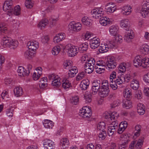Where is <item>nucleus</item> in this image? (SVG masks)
Here are the masks:
<instances>
[{
    "label": "nucleus",
    "mask_w": 149,
    "mask_h": 149,
    "mask_svg": "<svg viewBox=\"0 0 149 149\" xmlns=\"http://www.w3.org/2000/svg\"><path fill=\"white\" fill-rule=\"evenodd\" d=\"M18 41L13 40L10 38L8 37H4L3 38L1 44L3 47H8L10 49H14L18 45Z\"/></svg>",
    "instance_id": "1"
},
{
    "label": "nucleus",
    "mask_w": 149,
    "mask_h": 149,
    "mask_svg": "<svg viewBox=\"0 0 149 149\" xmlns=\"http://www.w3.org/2000/svg\"><path fill=\"white\" fill-rule=\"evenodd\" d=\"M58 20V19L57 18H54L51 17L49 19V20L45 18L40 21L38 24V26L42 29L45 28V26L49 23L50 26L52 27L56 24V22Z\"/></svg>",
    "instance_id": "2"
},
{
    "label": "nucleus",
    "mask_w": 149,
    "mask_h": 149,
    "mask_svg": "<svg viewBox=\"0 0 149 149\" xmlns=\"http://www.w3.org/2000/svg\"><path fill=\"white\" fill-rule=\"evenodd\" d=\"M149 13V0H145L143 3L140 13L143 17H146Z\"/></svg>",
    "instance_id": "3"
},
{
    "label": "nucleus",
    "mask_w": 149,
    "mask_h": 149,
    "mask_svg": "<svg viewBox=\"0 0 149 149\" xmlns=\"http://www.w3.org/2000/svg\"><path fill=\"white\" fill-rule=\"evenodd\" d=\"M82 110H80L79 113L80 116H82L84 118H88L91 116L92 112L91 109L89 107H84L82 108Z\"/></svg>",
    "instance_id": "4"
},
{
    "label": "nucleus",
    "mask_w": 149,
    "mask_h": 149,
    "mask_svg": "<svg viewBox=\"0 0 149 149\" xmlns=\"http://www.w3.org/2000/svg\"><path fill=\"white\" fill-rule=\"evenodd\" d=\"M130 78V74H126L124 75L122 74L119 76L117 79L114 80L118 85H120L123 83V82H128L129 81Z\"/></svg>",
    "instance_id": "5"
},
{
    "label": "nucleus",
    "mask_w": 149,
    "mask_h": 149,
    "mask_svg": "<svg viewBox=\"0 0 149 149\" xmlns=\"http://www.w3.org/2000/svg\"><path fill=\"white\" fill-rule=\"evenodd\" d=\"M74 22H71L70 23L68 26V28L70 30L75 32L79 31L81 29V24L79 23L74 24Z\"/></svg>",
    "instance_id": "6"
},
{
    "label": "nucleus",
    "mask_w": 149,
    "mask_h": 149,
    "mask_svg": "<svg viewBox=\"0 0 149 149\" xmlns=\"http://www.w3.org/2000/svg\"><path fill=\"white\" fill-rule=\"evenodd\" d=\"M55 143L52 140L46 139L44 140V146L45 149H54Z\"/></svg>",
    "instance_id": "7"
},
{
    "label": "nucleus",
    "mask_w": 149,
    "mask_h": 149,
    "mask_svg": "<svg viewBox=\"0 0 149 149\" xmlns=\"http://www.w3.org/2000/svg\"><path fill=\"white\" fill-rule=\"evenodd\" d=\"M101 8H97L92 10L91 12L92 17L95 19H98L101 17L103 15L102 11Z\"/></svg>",
    "instance_id": "8"
},
{
    "label": "nucleus",
    "mask_w": 149,
    "mask_h": 149,
    "mask_svg": "<svg viewBox=\"0 0 149 149\" xmlns=\"http://www.w3.org/2000/svg\"><path fill=\"white\" fill-rule=\"evenodd\" d=\"M134 37V34L133 31L130 30H128L125 32V34L124 36V40L129 42L131 41V40Z\"/></svg>",
    "instance_id": "9"
},
{
    "label": "nucleus",
    "mask_w": 149,
    "mask_h": 149,
    "mask_svg": "<svg viewBox=\"0 0 149 149\" xmlns=\"http://www.w3.org/2000/svg\"><path fill=\"white\" fill-rule=\"evenodd\" d=\"M143 60H144V58H143L140 55L137 56L133 60L134 65L136 67L138 66L142 67Z\"/></svg>",
    "instance_id": "10"
},
{
    "label": "nucleus",
    "mask_w": 149,
    "mask_h": 149,
    "mask_svg": "<svg viewBox=\"0 0 149 149\" xmlns=\"http://www.w3.org/2000/svg\"><path fill=\"white\" fill-rule=\"evenodd\" d=\"M114 45L113 44L110 43L108 45L107 44H104V45L101 46L99 49V51L100 53H104L106 52L109 50V48H113Z\"/></svg>",
    "instance_id": "11"
},
{
    "label": "nucleus",
    "mask_w": 149,
    "mask_h": 149,
    "mask_svg": "<svg viewBox=\"0 0 149 149\" xmlns=\"http://www.w3.org/2000/svg\"><path fill=\"white\" fill-rule=\"evenodd\" d=\"M67 48L68 54V56L70 57H74L78 53L77 48L75 46H71L68 47Z\"/></svg>",
    "instance_id": "12"
},
{
    "label": "nucleus",
    "mask_w": 149,
    "mask_h": 149,
    "mask_svg": "<svg viewBox=\"0 0 149 149\" xmlns=\"http://www.w3.org/2000/svg\"><path fill=\"white\" fill-rule=\"evenodd\" d=\"M27 45L28 46L29 49L34 52L39 47V43L36 41L29 42L27 43Z\"/></svg>",
    "instance_id": "13"
},
{
    "label": "nucleus",
    "mask_w": 149,
    "mask_h": 149,
    "mask_svg": "<svg viewBox=\"0 0 149 149\" xmlns=\"http://www.w3.org/2000/svg\"><path fill=\"white\" fill-rule=\"evenodd\" d=\"M117 64L113 58H108L107 61L106 62V65L109 69H114L116 66Z\"/></svg>",
    "instance_id": "14"
},
{
    "label": "nucleus",
    "mask_w": 149,
    "mask_h": 149,
    "mask_svg": "<svg viewBox=\"0 0 149 149\" xmlns=\"http://www.w3.org/2000/svg\"><path fill=\"white\" fill-rule=\"evenodd\" d=\"M120 26L125 29L128 31L129 30V22L127 19H124L121 20L120 23Z\"/></svg>",
    "instance_id": "15"
},
{
    "label": "nucleus",
    "mask_w": 149,
    "mask_h": 149,
    "mask_svg": "<svg viewBox=\"0 0 149 149\" xmlns=\"http://www.w3.org/2000/svg\"><path fill=\"white\" fill-rule=\"evenodd\" d=\"M118 126L117 125L114 126H111L108 127V131L107 132L108 135L109 136H112L113 134L116 132L118 129Z\"/></svg>",
    "instance_id": "16"
},
{
    "label": "nucleus",
    "mask_w": 149,
    "mask_h": 149,
    "mask_svg": "<svg viewBox=\"0 0 149 149\" xmlns=\"http://www.w3.org/2000/svg\"><path fill=\"white\" fill-rule=\"evenodd\" d=\"M140 51L143 55H145L149 53V46L146 44H143L140 47Z\"/></svg>",
    "instance_id": "17"
},
{
    "label": "nucleus",
    "mask_w": 149,
    "mask_h": 149,
    "mask_svg": "<svg viewBox=\"0 0 149 149\" xmlns=\"http://www.w3.org/2000/svg\"><path fill=\"white\" fill-rule=\"evenodd\" d=\"M43 123L44 127L47 129H52L54 126V123L49 120H44Z\"/></svg>",
    "instance_id": "18"
},
{
    "label": "nucleus",
    "mask_w": 149,
    "mask_h": 149,
    "mask_svg": "<svg viewBox=\"0 0 149 149\" xmlns=\"http://www.w3.org/2000/svg\"><path fill=\"white\" fill-rule=\"evenodd\" d=\"M123 107L126 109H129L132 107V103L130 100L126 99L123 101Z\"/></svg>",
    "instance_id": "19"
},
{
    "label": "nucleus",
    "mask_w": 149,
    "mask_h": 149,
    "mask_svg": "<svg viewBox=\"0 0 149 149\" xmlns=\"http://www.w3.org/2000/svg\"><path fill=\"white\" fill-rule=\"evenodd\" d=\"M78 72V70L76 67H72L69 71L68 73V77H72Z\"/></svg>",
    "instance_id": "20"
},
{
    "label": "nucleus",
    "mask_w": 149,
    "mask_h": 149,
    "mask_svg": "<svg viewBox=\"0 0 149 149\" xmlns=\"http://www.w3.org/2000/svg\"><path fill=\"white\" fill-rule=\"evenodd\" d=\"M109 89L101 88L99 90V94L102 97H104L107 96L109 93Z\"/></svg>",
    "instance_id": "21"
},
{
    "label": "nucleus",
    "mask_w": 149,
    "mask_h": 149,
    "mask_svg": "<svg viewBox=\"0 0 149 149\" xmlns=\"http://www.w3.org/2000/svg\"><path fill=\"white\" fill-rule=\"evenodd\" d=\"M118 27L115 25L111 26L110 27L109 29V31L111 35L114 36L116 35L118 33Z\"/></svg>",
    "instance_id": "22"
},
{
    "label": "nucleus",
    "mask_w": 149,
    "mask_h": 149,
    "mask_svg": "<svg viewBox=\"0 0 149 149\" xmlns=\"http://www.w3.org/2000/svg\"><path fill=\"white\" fill-rule=\"evenodd\" d=\"M123 14L125 15H129L132 11V8L130 6L127 5V6H125L123 8Z\"/></svg>",
    "instance_id": "23"
},
{
    "label": "nucleus",
    "mask_w": 149,
    "mask_h": 149,
    "mask_svg": "<svg viewBox=\"0 0 149 149\" xmlns=\"http://www.w3.org/2000/svg\"><path fill=\"white\" fill-rule=\"evenodd\" d=\"M14 92L15 96L17 97L21 96L23 93L22 89L20 87H16L14 90Z\"/></svg>",
    "instance_id": "24"
},
{
    "label": "nucleus",
    "mask_w": 149,
    "mask_h": 149,
    "mask_svg": "<svg viewBox=\"0 0 149 149\" xmlns=\"http://www.w3.org/2000/svg\"><path fill=\"white\" fill-rule=\"evenodd\" d=\"M88 44L87 42L82 43L79 46L78 48L79 51L81 53H84L88 49Z\"/></svg>",
    "instance_id": "25"
},
{
    "label": "nucleus",
    "mask_w": 149,
    "mask_h": 149,
    "mask_svg": "<svg viewBox=\"0 0 149 149\" xmlns=\"http://www.w3.org/2000/svg\"><path fill=\"white\" fill-rule=\"evenodd\" d=\"M27 71L26 70H24V67L20 66L18 67L17 72L19 74V76L24 77L25 76H28V74L26 73Z\"/></svg>",
    "instance_id": "26"
},
{
    "label": "nucleus",
    "mask_w": 149,
    "mask_h": 149,
    "mask_svg": "<svg viewBox=\"0 0 149 149\" xmlns=\"http://www.w3.org/2000/svg\"><path fill=\"white\" fill-rule=\"evenodd\" d=\"M130 86L134 90H137L139 87V81L136 79H134L131 82Z\"/></svg>",
    "instance_id": "27"
},
{
    "label": "nucleus",
    "mask_w": 149,
    "mask_h": 149,
    "mask_svg": "<svg viewBox=\"0 0 149 149\" xmlns=\"http://www.w3.org/2000/svg\"><path fill=\"white\" fill-rule=\"evenodd\" d=\"M99 22L102 25L105 26L108 24H109L110 19L109 18H107L106 17H102L100 18Z\"/></svg>",
    "instance_id": "28"
},
{
    "label": "nucleus",
    "mask_w": 149,
    "mask_h": 149,
    "mask_svg": "<svg viewBox=\"0 0 149 149\" xmlns=\"http://www.w3.org/2000/svg\"><path fill=\"white\" fill-rule=\"evenodd\" d=\"M35 54V52H32L30 51L27 50L25 52L24 56L25 58L31 59L34 56Z\"/></svg>",
    "instance_id": "29"
},
{
    "label": "nucleus",
    "mask_w": 149,
    "mask_h": 149,
    "mask_svg": "<svg viewBox=\"0 0 149 149\" xmlns=\"http://www.w3.org/2000/svg\"><path fill=\"white\" fill-rule=\"evenodd\" d=\"M92 94L90 92H86L84 95V99L86 100V103H90L92 101Z\"/></svg>",
    "instance_id": "30"
},
{
    "label": "nucleus",
    "mask_w": 149,
    "mask_h": 149,
    "mask_svg": "<svg viewBox=\"0 0 149 149\" xmlns=\"http://www.w3.org/2000/svg\"><path fill=\"white\" fill-rule=\"evenodd\" d=\"M61 83L60 81V79L59 78L55 79L52 82L51 85L53 86L54 88L58 87L61 85Z\"/></svg>",
    "instance_id": "31"
},
{
    "label": "nucleus",
    "mask_w": 149,
    "mask_h": 149,
    "mask_svg": "<svg viewBox=\"0 0 149 149\" xmlns=\"http://www.w3.org/2000/svg\"><path fill=\"white\" fill-rule=\"evenodd\" d=\"M3 10L5 11H7L8 12L10 13L13 10V8H14V6H9L8 5L4 3L3 6Z\"/></svg>",
    "instance_id": "32"
},
{
    "label": "nucleus",
    "mask_w": 149,
    "mask_h": 149,
    "mask_svg": "<svg viewBox=\"0 0 149 149\" xmlns=\"http://www.w3.org/2000/svg\"><path fill=\"white\" fill-rule=\"evenodd\" d=\"M82 22L83 24L87 26H90L92 25L91 21H89L87 17H84L82 18Z\"/></svg>",
    "instance_id": "33"
},
{
    "label": "nucleus",
    "mask_w": 149,
    "mask_h": 149,
    "mask_svg": "<svg viewBox=\"0 0 149 149\" xmlns=\"http://www.w3.org/2000/svg\"><path fill=\"white\" fill-rule=\"evenodd\" d=\"M62 83V87L65 89L68 88L71 86V84L70 83L69 80L65 79L63 80Z\"/></svg>",
    "instance_id": "34"
},
{
    "label": "nucleus",
    "mask_w": 149,
    "mask_h": 149,
    "mask_svg": "<svg viewBox=\"0 0 149 149\" xmlns=\"http://www.w3.org/2000/svg\"><path fill=\"white\" fill-rule=\"evenodd\" d=\"M13 11L10 13H13L16 15H18L20 14V9L19 6L14 7V8H13Z\"/></svg>",
    "instance_id": "35"
},
{
    "label": "nucleus",
    "mask_w": 149,
    "mask_h": 149,
    "mask_svg": "<svg viewBox=\"0 0 149 149\" xmlns=\"http://www.w3.org/2000/svg\"><path fill=\"white\" fill-rule=\"evenodd\" d=\"M137 111L140 115H143L145 112L144 105L141 104L140 106L137 107Z\"/></svg>",
    "instance_id": "36"
},
{
    "label": "nucleus",
    "mask_w": 149,
    "mask_h": 149,
    "mask_svg": "<svg viewBox=\"0 0 149 149\" xmlns=\"http://www.w3.org/2000/svg\"><path fill=\"white\" fill-rule=\"evenodd\" d=\"M69 141L66 138H63L60 141V144L63 147L65 148L68 145Z\"/></svg>",
    "instance_id": "37"
},
{
    "label": "nucleus",
    "mask_w": 149,
    "mask_h": 149,
    "mask_svg": "<svg viewBox=\"0 0 149 149\" xmlns=\"http://www.w3.org/2000/svg\"><path fill=\"white\" fill-rule=\"evenodd\" d=\"M125 65L126 63H121L119 65L118 67L119 73H123L125 71L126 69Z\"/></svg>",
    "instance_id": "38"
},
{
    "label": "nucleus",
    "mask_w": 149,
    "mask_h": 149,
    "mask_svg": "<svg viewBox=\"0 0 149 149\" xmlns=\"http://www.w3.org/2000/svg\"><path fill=\"white\" fill-rule=\"evenodd\" d=\"M105 124L104 122H99L97 126V129L101 130L102 131H105L106 128Z\"/></svg>",
    "instance_id": "39"
},
{
    "label": "nucleus",
    "mask_w": 149,
    "mask_h": 149,
    "mask_svg": "<svg viewBox=\"0 0 149 149\" xmlns=\"http://www.w3.org/2000/svg\"><path fill=\"white\" fill-rule=\"evenodd\" d=\"M128 142L122 140L121 143L119 145L118 149H125L127 146Z\"/></svg>",
    "instance_id": "40"
},
{
    "label": "nucleus",
    "mask_w": 149,
    "mask_h": 149,
    "mask_svg": "<svg viewBox=\"0 0 149 149\" xmlns=\"http://www.w3.org/2000/svg\"><path fill=\"white\" fill-rule=\"evenodd\" d=\"M86 75V73L84 71H82L79 73L76 77V80L80 81L83 79Z\"/></svg>",
    "instance_id": "41"
},
{
    "label": "nucleus",
    "mask_w": 149,
    "mask_h": 149,
    "mask_svg": "<svg viewBox=\"0 0 149 149\" xmlns=\"http://www.w3.org/2000/svg\"><path fill=\"white\" fill-rule=\"evenodd\" d=\"M101 87L98 86H92L91 90L90 92L93 95H95L97 93V92L100 90Z\"/></svg>",
    "instance_id": "42"
},
{
    "label": "nucleus",
    "mask_w": 149,
    "mask_h": 149,
    "mask_svg": "<svg viewBox=\"0 0 149 149\" xmlns=\"http://www.w3.org/2000/svg\"><path fill=\"white\" fill-rule=\"evenodd\" d=\"M142 67L143 68H146L149 67V59L148 58H144Z\"/></svg>",
    "instance_id": "43"
},
{
    "label": "nucleus",
    "mask_w": 149,
    "mask_h": 149,
    "mask_svg": "<svg viewBox=\"0 0 149 149\" xmlns=\"http://www.w3.org/2000/svg\"><path fill=\"white\" fill-rule=\"evenodd\" d=\"M121 102L120 100H115L111 104V107L112 108H115L116 107L119 106L120 105Z\"/></svg>",
    "instance_id": "44"
},
{
    "label": "nucleus",
    "mask_w": 149,
    "mask_h": 149,
    "mask_svg": "<svg viewBox=\"0 0 149 149\" xmlns=\"http://www.w3.org/2000/svg\"><path fill=\"white\" fill-rule=\"evenodd\" d=\"M60 51L59 47L56 46L54 47L52 50V54L54 55H56L58 54Z\"/></svg>",
    "instance_id": "45"
},
{
    "label": "nucleus",
    "mask_w": 149,
    "mask_h": 149,
    "mask_svg": "<svg viewBox=\"0 0 149 149\" xmlns=\"http://www.w3.org/2000/svg\"><path fill=\"white\" fill-rule=\"evenodd\" d=\"M110 4L109 3L106 6L105 9H107V11L109 13H112L116 9L114 7L111 6L109 5Z\"/></svg>",
    "instance_id": "46"
},
{
    "label": "nucleus",
    "mask_w": 149,
    "mask_h": 149,
    "mask_svg": "<svg viewBox=\"0 0 149 149\" xmlns=\"http://www.w3.org/2000/svg\"><path fill=\"white\" fill-rule=\"evenodd\" d=\"M144 139V138L143 137H142L138 140L137 143L136 145V147L137 148H138V147L140 148L142 146L143 144Z\"/></svg>",
    "instance_id": "47"
},
{
    "label": "nucleus",
    "mask_w": 149,
    "mask_h": 149,
    "mask_svg": "<svg viewBox=\"0 0 149 149\" xmlns=\"http://www.w3.org/2000/svg\"><path fill=\"white\" fill-rule=\"evenodd\" d=\"M95 61L94 58H90L87 59V61L86 62V63H89L90 66L92 65L94 67L95 63Z\"/></svg>",
    "instance_id": "48"
},
{
    "label": "nucleus",
    "mask_w": 149,
    "mask_h": 149,
    "mask_svg": "<svg viewBox=\"0 0 149 149\" xmlns=\"http://www.w3.org/2000/svg\"><path fill=\"white\" fill-rule=\"evenodd\" d=\"M101 88L109 89L108 81L107 80H103L101 84Z\"/></svg>",
    "instance_id": "49"
},
{
    "label": "nucleus",
    "mask_w": 149,
    "mask_h": 149,
    "mask_svg": "<svg viewBox=\"0 0 149 149\" xmlns=\"http://www.w3.org/2000/svg\"><path fill=\"white\" fill-rule=\"evenodd\" d=\"M31 0H26L25 5L27 8H31L33 6V3L31 1Z\"/></svg>",
    "instance_id": "50"
},
{
    "label": "nucleus",
    "mask_w": 149,
    "mask_h": 149,
    "mask_svg": "<svg viewBox=\"0 0 149 149\" xmlns=\"http://www.w3.org/2000/svg\"><path fill=\"white\" fill-rule=\"evenodd\" d=\"M41 41L44 44L47 43L49 40V38L47 36H43L41 38Z\"/></svg>",
    "instance_id": "51"
},
{
    "label": "nucleus",
    "mask_w": 149,
    "mask_h": 149,
    "mask_svg": "<svg viewBox=\"0 0 149 149\" xmlns=\"http://www.w3.org/2000/svg\"><path fill=\"white\" fill-rule=\"evenodd\" d=\"M90 47L91 48L93 49H95L97 48L99 46L100 44L98 43H92V42H90Z\"/></svg>",
    "instance_id": "52"
},
{
    "label": "nucleus",
    "mask_w": 149,
    "mask_h": 149,
    "mask_svg": "<svg viewBox=\"0 0 149 149\" xmlns=\"http://www.w3.org/2000/svg\"><path fill=\"white\" fill-rule=\"evenodd\" d=\"M121 137L122 138V140L125 141L126 142H129L130 141L129 136L128 134H123L121 135Z\"/></svg>",
    "instance_id": "53"
},
{
    "label": "nucleus",
    "mask_w": 149,
    "mask_h": 149,
    "mask_svg": "<svg viewBox=\"0 0 149 149\" xmlns=\"http://www.w3.org/2000/svg\"><path fill=\"white\" fill-rule=\"evenodd\" d=\"M13 109L11 108H9L6 110V114L8 116L12 117L13 115Z\"/></svg>",
    "instance_id": "54"
},
{
    "label": "nucleus",
    "mask_w": 149,
    "mask_h": 149,
    "mask_svg": "<svg viewBox=\"0 0 149 149\" xmlns=\"http://www.w3.org/2000/svg\"><path fill=\"white\" fill-rule=\"evenodd\" d=\"M96 64L98 66L105 67L106 66V63L102 60H100L97 62Z\"/></svg>",
    "instance_id": "55"
},
{
    "label": "nucleus",
    "mask_w": 149,
    "mask_h": 149,
    "mask_svg": "<svg viewBox=\"0 0 149 149\" xmlns=\"http://www.w3.org/2000/svg\"><path fill=\"white\" fill-rule=\"evenodd\" d=\"M94 67L92 65H91V68H89V69H84L85 73H87L89 74L93 72Z\"/></svg>",
    "instance_id": "56"
},
{
    "label": "nucleus",
    "mask_w": 149,
    "mask_h": 149,
    "mask_svg": "<svg viewBox=\"0 0 149 149\" xmlns=\"http://www.w3.org/2000/svg\"><path fill=\"white\" fill-rule=\"evenodd\" d=\"M7 32V28L6 27L1 26L0 25V34H2L3 33H6Z\"/></svg>",
    "instance_id": "57"
},
{
    "label": "nucleus",
    "mask_w": 149,
    "mask_h": 149,
    "mask_svg": "<svg viewBox=\"0 0 149 149\" xmlns=\"http://www.w3.org/2000/svg\"><path fill=\"white\" fill-rule=\"evenodd\" d=\"M106 135L107 134L105 131H102V132L100 133L99 136L100 138H101L102 139H104L105 138Z\"/></svg>",
    "instance_id": "58"
},
{
    "label": "nucleus",
    "mask_w": 149,
    "mask_h": 149,
    "mask_svg": "<svg viewBox=\"0 0 149 149\" xmlns=\"http://www.w3.org/2000/svg\"><path fill=\"white\" fill-rule=\"evenodd\" d=\"M118 115L115 112L112 113L111 114H110V119L111 120H112V119L116 120V118H117V116Z\"/></svg>",
    "instance_id": "59"
},
{
    "label": "nucleus",
    "mask_w": 149,
    "mask_h": 149,
    "mask_svg": "<svg viewBox=\"0 0 149 149\" xmlns=\"http://www.w3.org/2000/svg\"><path fill=\"white\" fill-rule=\"evenodd\" d=\"M104 67L99 66L97 70L96 71V72L99 74H101L105 70L104 68Z\"/></svg>",
    "instance_id": "60"
},
{
    "label": "nucleus",
    "mask_w": 149,
    "mask_h": 149,
    "mask_svg": "<svg viewBox=\"0 0 149 149\" xmlns=\"http://www.w3.org/2000/svg\"><path fill=\"white\" fill-rule=\"evenodd\" d=\"M92 86H96L101 87V84L100 81L99 80H96L95 81L93 84Z\"/></svg>",
    "instance_id": "61"
},
{
    "label": "nucleus",
    "mask_w": 149,
    "mask_h": 149,
    "mask_svg": "<svg viewBox=\"0 0 149 149\" xmlns=\"http://www.w3.org/2000/svg\"><path fill=\"white\" fill-rule=\"evenodd\" d=\"M72 62L70 61L66 60L64 62V67L66 68L68 66L70 67L72 66Z\"/></svg>",
    "instance_id": "62"
},
{
    "label": "nucleus",
    "mask_w": 149,
    "mask_h": 149,
    "mask_svg": "<svg viewBox=\"0 0 149 149\" xmlns=\"http://www.w3.org/2000/svg\"><path fill=\"white\" fill-rule=\"evenodd\" d=\"M79 101V97L78 96H74L72 97L71 101L72 102H73L74 104H76Z\"/></svg>",
    "instance_id": "63"
},
{
    "label": "nucleus",
    "mask_w": 149,
    "mask_h": 149,
    "mask_svg": "<svg viewBox=\"0 0 149 149\" xmlns=\"http://www.w3.org/2000/svg\"><path fill=\"white\" fill-rule=\"evenodd\" d=\"M143 80L145 82L149 83V73H148L144 76Z\"/></svg>",
    "instance_id": "64"
}]
</instances>
